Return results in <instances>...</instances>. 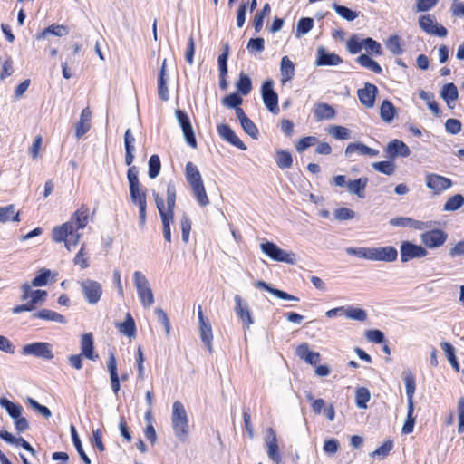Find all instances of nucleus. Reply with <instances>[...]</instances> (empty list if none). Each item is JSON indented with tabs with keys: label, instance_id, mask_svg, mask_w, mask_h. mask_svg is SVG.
I'll list each match as a JSON object with an SVG mask.
<instances>
[{
	"label": "nucleus",
	"instance_id": "f257e3e1",
	"mask_svg": "<svg viewBox=\"0 0 464 464\" xmlns=\"http://www.w3.org/2000/svg\"><path fill=\"white\" fill-rule=\"evenodd\" d=\"M170 422L175 437L180 442L187 441L189 437L188 417L183 403L179 401L172 404Z\"/></svg>",
	"mask_w": 464,
	"mask_h": 464
},
{
	"label": "nucleus",
	"instance_id": "f03ea898",
	"mask_svg": "<svg viewBox=\"0 0 464 464\" xmlns=\"http://www.w3.org/2000/svg\"><path fill=\"white\" fill-rule=\"evenodd\" d=\"M52 235L55 242H64L69 251H72V249L78 245L81 238V234L78 232V229L72 227V226L68 224L55 227L53 229Z\"/></svg>",
	"mask_w": 464,
	"mask_h": 464
},
{
	"label": "nucleus",
	"instance_id": "7ed1b4c3",
	"mask_svg": "<svg viewBox=\"0 0 464 464\" xmlns=\"http://www.w3.org/2000/svg\"><path fill=\"white\" fill-rule=\"evenodd\" d=\"M133 283L142 305L146 308L150 307L155 300L152 289L145 275L140 271H135L133 273Z\"/></svg>",
	"mask_w": 464,
	"mask_h": 464
},
{
	"label": "nucleus",
	"instance_id": "20e7f679",
	"mask_svg": "<svg viewBox=\"0 0 464 464\" xmlns=\"http://www.w3.org/2000/svg\"><path fill=\"white\" fill-rule=\"evenodd\" d=\"M78 283L85 301L91 305L98 304L103 293L102 284L90 278L79 280Z\"/></svg>",
	"mask_w": 464,
	"mask_h": 464
},
{
	"label": "nucleus",
	"instance_id": "39448f33",
	"mask_svg": "<svg viewBox=\"0 0 464 464\" xmlns=\"http://www.w3.org/2000/svg\"><path fill=\"white\" fill-rule=\"evenodd\" d=\"M21 353L44 360L53 358V345L46 342H34L23 346Z\"/></svg>",
	"mask_w": 464,
	"mask_h": 464
},
{
	"label": "nucleus",
	"instance_id": "423d86ee",
	"mask_svg": "<svg viewBox=\"0 0 464 464\" xmlns=\"http://www.w3.org/2000/svg\"><path fill=\"white\" fill-rule=\"evenodd\" d=\"M260 248L264 254L275 261L291 265L296 261L295 255L293 252H286L273 242L262 243Z\"/></svg>",
	"mask_w": 464,
	"mask_h": 464
},
{
	"label": "nucleus",
	"instance_id": "0eeeda50",
	"mask_svg": "<svg viewBox=\"0 0 464 464\" xmlns=\"http://www.w3.org/2000/svg\"><path fill=\"white\" fill-rule=\"evenodd\" d=\"M130 198L139 208V225L144 228L147 220V193L145 188H139L130 190Z\"/></svg>",
	"mask_w": 464,
	"mask_h": 464
},
{
	"label": "nucleus",
	"instance_id": "6e6552de",
	"mask_svg": "<svg viewBox=\"0 0 464 464\" xmlns=\"http://www.w3.org/2000/svg\"><path fill=\"white\" fill-rule=\"evenodd\" d=\"M273 87L274 82L271 79L266 80L261 87V94L266 109L273 114H277L279 112L278 96Z\"/></svg>",
	"mask_w": 464,
	"mask_h": 464
},
{
	"label": "nucleus",
	"instance_id": "1a4fd4ad",
	"mask_svg": "<svg viewBox=\"0 0 464 464\" xmlns=\"http://www.w3.org/2000/svg\"><path fill=\"white\" fill-rule=\"evenodd\" d=\"M175 114L177 121L182 129L185 140L190 147L196 148L197 140L188 115L181 110H177Z\"/></svg>",
	"mask_w": 464,
	"mask_h": 464
},
{
	"label": "nucleus",
	"instance_id": "9d476101",
	"mask_svg": "<svg viewBox=\"0 0 464 464\" xmlns=\"http://www.w3.org/2000/svg\"><path fill=\"white\" fill-rule=\"evenodd\" d=\"M425 184L434 194H440L452 186V181L449 178L435 173H429L425 176Z\"/></svg>",
	"mask_w": 464,
	"mask_h": 464
},
{
	"label": "nucleus",
	"instance_id": "9b49d317",
	"mask_svg": "<svg viewBox=\"0 0 464 464\" xmlns=\"http://www.w3.org/2000/svg\"><path fill=\"white\" fill-rule=\"evenodd\" d=\"M419 25L424 32L431 35L445 37L448 34L447 29L438 24L430 14L420 16Z\"/></svg>",
	"mask_w": 464,
	"mask_h": 464
},
{
	"label": "nucleus",
	"instance_id": "f8f14e48",
	"mask_svg": "<svg viewBox=\"0 0 464 464\" xmlns=\"http://www.w3.org/2000/svg\"><path fill=\"white\" fill-rule=\"evenodd\" d=\"M21 299L23 301H27L29 304L32 305L33 309H34L38 304L44 303L47 296V292L45 290H32V287L28 283H24L21 285Z\"/></svg>",
	"mask_w": 464,
	"mask_h": 464
},
{
	"label": "nucleus",
	"instance_id": "ddd939ff",
	"mask_svg": "<svg viewBox=\"0 0 464 464\" xmlns=\"http://www.w3.org/2000/svg\"><path fill=\"white\" fill-rule=\"evenodd\" d=\"M411 150L409 146L400 140H392L384 148V156L393 160L398 157L406 158L410 156Z\"/></svg>",
	"mask_w": 464,
	"mask_h": 464
},
{
	"label": "nucleus",
	"instance_id": "4468645a",
	"mask_svg": "<svg viewBox=\"0 0 464 464\" xmlns=\"http://www.w3.org/2000/svg\"><path fill=\"white\" fill-rule=\"evenodd\" d=\"M427 250L421 246L404 241L401 245V260L405 263L413 258H420L427 256Z\"/></svg>",
	"mask_w": 464,
	"mask_h": 464
},
{
	"label": "nucleus",
	"instance_id": "2eb2a0df",
	"mask_svg": "<svg viewBox=\"0 0 464 464\" xmlns=\"http://www.w3.org/2000/svg\"><path fill=\"white\" fill-rule=\"evenodd\" d=\"M344 154L345 157L351 160H355V156L358 155L376 157L379 155V150L372 149L361 142H353L347 145Z\"/></svg>",
	"mask_w": 464,
	"mask_h": 464
},
{
	"label": "nucleus",
	"instance_id": "dca6fc26",
	"mask_svg": "<svg viewBox=\"0 0 464 464\" xmlns=\"http://www.w3.org/2000/svg\"><path fill=\"white\" fill-rule=\"evenodd\" d=\"M343 63L341 56L334 53H331L324 46L316 49L315 66H337Z\"/></svg>",
	"mask_w": 464,
	"mask_h": 464
},
{
	"label": "nucleus",
	"instance_id": "f3484780",
	"mask_svg": "<svg viewBox=\"0 0 464 464\" xmlns=\"http://www.w3.org/2000/svg\"><path fill=\"white\" fill-rule=\"evenodd\" d=\"M398 257V251L394 246L371 247V261L393 262Z\"/></svg>",
	"mask_w": 464,
	"mask_h": 464
},
{
	"label": "nucleus",
	"instance_id": "a211bd4d",
	"mask_svg": "<svg viewBox=\"0 0 464 464\" xmlns=\"http://www.w3.org/2000/svg\"><path fill=\"white\" fill-rule=\"evenodd\" d=\"M448 235L440 229H432L421 234V242L430 248L442 246L447 240Z\"/></svg>",
	"mask_w": 464,
	"mask_h": 464
},
{
	"label": "nucleus",
	"instance_id": "6ab92c4d",
	"mask_svg": "<svg viewBox=\"0 0 464 464\" xmlns=\"http://www.w3.org/2000/svg\"><path fill=\"white\" fill-rule=\"evenodd\" d=\"M378 93L377 87L370 82H366L364 87L357 91L358 99L366 108L374 106L375 98Z\"/></svg>",
	"mask_w": 464,
	"mask_h": 464
},
{
	"label": "nucleus",
	"instance_id": "aec40b11",
	"mask_svg": "<svg viewBox=\"0 0 464 464\" xmlns=\"http://www.w3.org/2000/svg\"><path fill=\"white\" fill-rule=\"evenodd\" d=\"M235 300V312L237 316L242 320L243 324L249 328L251 324H254V320L252 317V313L249 309V306L246 303L244 302L243 298L236 295L234 297Z\"/></svg>",
	"mask_w": 464,
	"mask_h": 464
},
{
	"label": "nucleus",
	"instance_id": "412c9836",
	"mask_svg": "<svg viewBox=\"0 0 464 464\" xmlns=\"http://www.w3.org/2000/svg\"><path fill=\"white\" fill-rule=\"evenodd\" d=\"M265 441L267 448L268 458L278 464L281 461V455L279 453L276 434L273 429L270 428L267 430Z\"/></svg>",
	"mask_w": 464,
	"mask_h": 464
},
{
	"label": "nucleus",
	"instance_id": "4be33fe9",
	"mask_svg": "<svg viewBox=\"0 0 464 464\" xmlns=\"http://www.w3.org/2000/svg\"><path fill=\"white\" fill-rule=\"evenodd\" d=\"M89 219V208L86 205H82L79 209H77L70 220L65 222L64 224L71 225L72 227L76 229H82L88 224Z\"/></svg>",
	"mask_w": 464,
	"mask_h": 464
},
{
	"label": "nucleus",
	"instance_id": "5701e85b",
	"mask_svg": "<svg viewBox=\"0 0 464 464\" xmlns=\"http://www.w3.org/2000/svg\"><path fill=\"white\" fill-rule=\"evenodd\" d=\"M218 135L230 144L240 150H246V145L243 141L237 136L235 131L227 125V124H220L218 126Z\"/></svg>",
	"mask_w": 464,
	"mask_h": 464
},
{
	"label": "nucleus",
	"instance_id": "b1692460",
	"mask_svg": "<svg viewBox=\"0 0 464 464\" xmlns=\"http://www.w3.org/2000/svg\"><path fill=\"white\" fill-rule=\"evenodd\" d=\"M295 354L311 365H316L320 360V353L311 351L307 343L298 345L295 349Z\"/></svg>",
	"mask_w": 464,
	"mask_h": 464
},
{
	"label": "nucleus",
	"instance_id": "393cba45",
	"mask_svg": "<svg viewBox=\"0 0 464 464\" xmlns=\"http://www.w3.org/2000/svg\"><path fill=\"white\" fill-rule=\"evenodd\" d=\"M255 286L259 289L266 290L275 295L276 297L282 299V300H287V301H294L298 302L299 298L297 296H295L293 295H290L283 290L273 288L270 285L264 281H256L255 283Z\"/></svg>",
	"mask_w": 464,
	"mask_h": 464
},
{
	"label": "nucleus",
	"instance_id": "a878e982",
	"mask_svg": "<svg viewBox=\"0 0 464 464\" xmlns=\"http://www.w3.org/2000/svg\"><path fill=\"white\" fill-rule=\"evenodd\" d=\"M440 96L446 102L449 108H454L455 102L459 97L457 86L452 82L445 84L440 91Z\"/></svg>",
	"mask_w": 464,
	"mask_h": 464
},
{
	"label": "nucleus",
	"instance_id": "bb28decb",
	"mask_svg": "<svg viewBox=\"0 0 464 464\" xmlns=\"http://www.w3.org/2000/svg\"><path fill=\"white\" fill-rule=\"evenodd\" d=\"M81 350L82 355L89 360L94 361L98 355H94V346H93V336L92 334H85L81 338Z\"/></svg>",
	"mask_w": 464,
	"mask_h": 464
},
{
	"label": "nucleus",
	"instance_id": "cd10ccee",
	"mask_svg": "<svg viewBox=\"0 0 464 464\" xmlns=\"http://www.w3.org/2000/svg\"><path fill=\"white\" fill-rule=\"evenodd\" d=\"M185 177L190 188L203 183L201 174L198 167L190 161L186 164Z\"/></svg>",
	"mask_w": 464,
	"mask_h": 464
},
{
	"label": "nucleus",
	"instance_id": "c85d7f7f",
	"mask_svg": "<svg viewBox=\"0 0 464 464\" xmlns=\"http://www.w3.org/2000/svg\"><path fill=\"white\" fill-rule=\"evenodd\" d=\"M154 200L161 218L163 227H170V224L174 220V213L165 212V204L163 198L158 194L154 193Z\"/></svg>",
	"mask_w": 464,
	"mask_h": 464
},
{
	"label": "nucleus",
	"instance_id": "c756f323",
	"mask_svg": "<svg viewBox=\"0 0 464 464\" xmlns=\"http://www.w3.org/2000/svg\"><path fill=\"white\" fill-rule=\"evenodd\" d=\"M116 327L121 334L129 338H134L136 335V324L130 313H127L124 322L116 324Z\"/></svg>",
	"mask_w": 464,
	"mask_h": 464
},
{
	"label": "nucleus",
	"instance_id": "7c9ffc66",
	"mask_svg": "<svg viewBox=\"0 0 464 464\" xmlns=\"http://www.w3.org/2000/svg\"><path fill=\"white\" fill-rule=\"evenodd\" d=\"M281 82L283 84L291 81L295 76V64L288 56H284L280 64Z\"/></svg>",
	"mask_w": 464,
	"mask_h": 464
},
{
	"label": "nucleus",
	"instance_id": "2f4dec72",
	"mask_svg": "<svg viewBox=\"0 0 464 464\" xmlns=\"http://www.w3.org/2000/svg\"><path fill=\"white\" fill-rule=\"evenodd\" d=\"M31 317L34 319L38 318V319L52 321V322H55V323L63 324L67 323V321L63 315H62L61 314H59L57 312L49 310V309H42L38 312H35L31 315Z\"/></svg>",
	"mask_w": 464,
	"mask_h": 464
},
{
	"label": "nucleus",
	"instance_id": "473e14b6",
	"mask_svg": "<svg viewBox=\"0 0 464 464\" xmlns=\"http://www.w3.org/2000/svg\"><path fill=\"white\" fill-rule=\"evenodd\" d=\"M314 114L316 121L331 120L335 116L334 109L327 103H317L314 109Z\"/></svg>",
	"mask_w": 464,
	"mask_h": 464
},
{
	"label": "nucleus",
	"instance_id": "72a5a7b5",
	"mask_svg": "<svg viewBox=\"0 0 464 464\" xmlns=\"http://www.w3.org/2000/svg\"><path fill=\"white\" fill-rule=\"evenodd\" d=\"M368 179L362 177L357 179L350 180L347 183V190L350 194H354L360 198H363L364 189L367 186Z\"/></svg>",
	"mask_w": 464,
	"mask_h": 464
},
{
	"label": "nucleus",
	"instance_id": "f704fd0d",
	"mask_svg": "<svg viewBox=\"0 0 464 464\" xmlns=\"http://www.w3.org/2000/svg\"><path fill=\"white\" fill-rule=\"evenodd\" d=\"M91 117L92 112L89 110V108H85L82 110L81 113L80 121L78 122L76 126V136L77 138L82 137L83 134H85L91 128Z\"/></svg>",
	"mask_w": 464,
	"mask_h": 464
},
{
	"label": "nucleus",
	"instance_id": "c9c22d12",
	"mask_svg": "<svg viewBox=\"0 0 464 464\" xmlns=\"http://www.w3.org/2000/svg\"><path fill=\"white\" fill-rule=\"evenodd\" d=\"M397 115L395 106L388 100H384L380 108L381 119L386 122H392Z\"/></svg>",
	"mask_w": 464,
	"mask_h": 464
},
{
	"label": "nucleus",
	"instance_id": "e433bc0d",
	"mask_svg": "<svg viewBox=\"0 0 464 464\" xmlns=\"http://www.w3.org/2000/svg\"><path fill=\"white\" fill-rule=\"evenodd\" d=\"M199 331L201 341L206 344L209 352H212V326L209 320L199 323Z\"/></svg>",
	"mask_w": 464,
	"mask_h": 464
},
{
	"label": "nucleus",
	"instance_id": "4c0bfd02",
	"mask_svg": "<svg viewBox=\"0 0 464 464\" xmlns=\"http://www.w3.org/2000/svg\"><path fill=\"white\" fill-rule=\"evenodd\" d=\"M20 211H15L14 205H7L0 208V223L8 221H19Z\"/></svg>",
	"mask_w": 464,
	"mask_h": 464
},
{
	"label": "nucleus",
	"instance_id": "58836bf2",
	"mask_svg": "<svg viewBox=\"0 0 464 464\" xmlns=\"http://www.w3.org/2000/svg\"><path fill=\"white\" fill-rule=\"evenodd\" d=\"M0 406L5 409L12 419H18L23 411V407L21 405L14 403L5 398H0Z\"/></svg>",
	"mask_w": 464,
	"mask_h": 464
},
{
	"label": "nucleus",
	"instance_id": "ea45409f",
	"mask_svg": "<svg viewBox=\"0 0 464 464\" xmlns=\"http://www.w3.org/2000/svg\"><path fill=\"white\" fill-rule=\"evenodd\" d=\"M343 315L350 320L364 322L367 319V312L362 308L344 306Z\"/></svg>",
	"mask_w": 464,
	"mask_h": 464
},
{
	"label": "nucleus",
	"instance_id": "a19ab883",
	"mask_svg": "<svg viewBox=\"0 0 464 464\" xmlns=\"http://www.w3.org/2000/svg\"><path fill=\"white\" fill-rule=\"evenodd\" d=\"M275 160L277 167L282 169H289L293 164L291 153L285 150H278L275 156Z\"/></svg>",
	"mask_w": 464,
	"mask_h": 464
},
{
	"label": "nucleus",
	"instance_id": "79ce46f5",
	"mask_svg": "<svg viewBox=\"0 0 464 464\" xmlns=\"http://www.w3.org/2000/svg\"><path fill=\"white\" fill-rule=\"evenodd\" d=\"M464 206V197L461 194H456L450 197L443 206V211H456Z\"/></svg>",
	"mask_w": 464,
	"mask_h": 464
},
{
	"label": "nucleus",
	"instance_id": "37998d69",
	"mask_svg": "<svg viewBox=\"0 0 464 464\" xmlns=\"http://www.w3.org/2000/svg\"><path fill=\"white\" fill-rule=\"evenodd\" d=\"M440 346L450 365L456 372H459V365L455 355V348L448 342H442Z\"/></svg>",
	"mask_w": 464,
	"mask_h": 464
},
{
	"label": "nucleus",
	"instance_id": "c03bdc74",
	"mask_svg": "<svg viewBox=\"0 0 464 464\" xmlns=\"http://www.w3.org/2000/svg\"><path fill=\"white\" fill-rule=\"evenodd\" d=\"M356 62L362 67L367 68L375 73H381L382 72V69L379 63L367 54L360 55L357 57Z\"/></svg>",
	"mask_w": 464,
	"mask_h": 464
},
{
	"label": "nucleus",
	"instance_id": "a18cd8bd",
	"mask_svg": "<svg viewBox=\"0 0 464 464\" xmlns=\"http://www.w3.org/2000/svg\"><path fill=\"white\" fill-rule=\"evenodd\" d=\"M372 167L374 170L388 176L393 175L396 169L395 164L392 160L386 161L373 162L372 164Z\"/></svg>",
	"mask_w": 464,
	"mask_h": 464
},
{
	"label": "nucleus",
	"instance_id": "49530a36",
	"mask_svg": "<svg viewBox=\"0 0 464 464\" xmlns=\"http://www.w3.org/2000/svg\"><path fill=\"white\" fill-rule=\"evenodd\" d=\"M71 433H72V440L73 442V445L80 455L81 459L85 464H91L90 458L86 455L85 451L82 449L81 440L77 434L76 429L73 425L71 426Z\"/></svg>",
	"mask_w": 464,
	"mask_h": 464
},
{
	"label": "nucleus",
	"instance_id": "de8ad7c7",
	"mask_svg": "<svg viewBox=\"0 0 464 464\" xmlns=\"http://www.w3.org/2000/svg\"><path fill=\"white\" fill-rule=\"evenodd\" d=\"M314 26V20L310 17L299 19L296 24L295 36L297 38L308 34Z\"/></svg>",
	"mask_w": 464,
	"mask_h": 464
},
{
	"label": "nucleus",
	"instance_id": "09e8293b",
	"mask_svg": "<svg viewBox=\"0 0 464 464\" xmlns=\"http://www.w3.org/2000/svg\"><path fill=\"white\" fill-rule=\"evenodd\" d=\"M191 189H192L193 195L199 206L206 207L209 204V199L207 195V192H206L203 183L194 186V187H191Z\"/></svg>",
	"mask_w": 464,
	"mask_h": 464
},
{
	"label": "nucleus",
	"instance_id": "8fccbe9b",
	"mask_svg": "<svg viewBox=\"0 0 464 464\" xmlns=\"http://www.w3.org/2000/svg\"><path fill=\"white\" fill-rule=\"evenodd\" d=\"M236 87L242 95H247L252 89V82L250 77L244 72H241L239 79L236 83Z\"/></svg>",
	"mask_w": 464,
	"mask_h": 464
},
{
	"label": "nucleus",
	"instance_id": "3c124183",
	"mask_svg": "<svg viewBox=\"0 0 464 464\" xmlns=\"http://www.w3.org/2000/svg\"><path fill=\"white\" fill-rule=\"evenodd\" d=\"M328 133L336 140L351 138V130L343 126L332 125L328 128Z\"/></svg>",
	"mask_w": 464,
	"mask_h": 464
},
{
	"label": "nucleus",
	"instance_id": "603ef678",
	"mask_svg": "<svg viewBox=\"0 0 464 464\" xmlns=\"http://www.w3.org/2000/svg\"><path fill=\"white\" fill-rule=\"evenodd\" d=\"M370 392L367 388L360 387L356 390L355 401L359 409H366L367 402L370 401Z\"/></svg>",
	"mask_w": 464,
	"mask_h": 464
},
{
	"label": "nucleus",
	"instance_id": "864d4df0",
	"mask_svg": "<svg viewBox=\"0 0 464 464\" xmlns=\"http://www.w3.org/2000/svg\"><path fill=\"white\" fill-rule=\"evenodd\" d=\"M270 11H271L270 5L268 3H266L263 6V9L256 14L255 18H254V27H255V31L256 33H259L261 31V29L263 28L264 19L266 15L269 14Z\"/></svg>",
	"mask_w": 464,
	"mask_h": 464
},
{
	"label": "nucleus",
	"instance_id": "5fc2aeb1",
	"mask_svg": "<svg viewBox=\"0 0 464 464\" xmlns=\"http://www.w3.org/2000/svg\"><path fill=\"white\" fill-rule=\"evenodd\" d=\"M334 10L343 19L347 21H353L355 18L358 17V13L355 11H353L352 9L337 5L335 3L333 4Z\"/></svg>",
	"mask_w": 464,
	"mask_h": 464
},
{
	"label": "nucleus",
	"instance_id": "6e6d98bb",
	"mask_svg": "<svg viewBox=\"0 0 464 464\" xmlns=\"http://www.w3.org/2000/svg\"><path fill=\"white\" fill-rule=\"evenodd\" d=\"M346 48L352 54L360 53L363 48V39L361 40L357 34H353L347 40Z\"/></svg>",
	"mask_w": 464,
	"mask_h": 464
},
{
	"label": "nucleus",
	"instance_id": "4d7b16f0",
	"mask_svg": "<svg viewBox=\"0 0 464 464\" xmlns=\"http://www.w3.org/2000/svg\"><path fill=\"white\" fill-rule=\"evenodd\" d=\"M405 390L407 395V401L409 404H414L413 395L415 392V380L412 374L409 373L404 376Z\"/></svg>",
	"mask_w": 464,
	"mask_h": 464
},
{
	"label": "nucleus",
	"instance_id": "13d9d810",
	"mask_svg": "<svg viewBox=\"0 0 464 464\" xmlns=\"http://www.w3.org/2000/svg\"><path fill=\"white\" fill-rule=\"evenodd\" d=\"M161 164L158 155H152L149 160V177L153 179L157 178L160 172Z\"/></svg>",
	"mask_w": 464,
	"mask_h": 464
},
{
	"label": "nucleus",
	"instance_id": "bf43d9fd",
	"mask_svg": "<svg viewBox=\"0 0 464 464\" xmlns=\"http://www.w3.org/2000/svg\"><path fill=\"white\" fill-rule=\"evenodd\" d=\"M414 404L408 405L407 418L402 427V433L410 434L413 431L415 418L413 417Z\"/></svg>",
	"mask_w": 464,
	"mask_h": 464
},
{
	"label": "nucleus",
	"instance_id": "052dcab7",
	"mask_svg": "<svg viewBox=\"0 0 464 464\" xmlns=\"http://www.w3.org/2000/svg\"><path fill=\"white\" fill-rule=\"evenodd\" d=\"M51 276V271L49 269L43 268L40 270L39 275H37L31 282L30 285L34 287L46 285L48 283V279Z\"/></svg>",
	"mask_w": 464,
	"mask_h": 464
},
{
	"label": "nucleus",
	"instance_id": "680f3d73",
	"mask_svg": "<svg viewBox=\"0 0 464 464\" xmlns=\"http://www.w3.org/2000/svg\"><path fill=\"white\" fill-rule=\"evenodd\" d=\"M139 170L136 166H130L127 172V179L129 181L130 190L134 188H142L140 184L138 178Z\"/></svg>",
	"mask_w": 464,
	"mask_h": 464
},
{
	"label": "nucleus",
	"instance_id": "e2e57ef3",
	"mask_svg": "<svg viewBox=\"0 0 464 464\" xmlns=\"http://www.w3.org/2000/svg\"><path fill=\"white\" fill-rule=\"evenodd\" d=\"M387 49L395 55H399L402 53L401 47V39L398 35H392L386 41Z\"/></svg>",
	"mask_w": 464,
	"mask_h": 464
},
{
	"label": "nucleus",
	"instance_id": "0e129e2a",
	"mask_svg": "<svg viewBox=\"0 0 464 464\" xmlns=\"http://www.w3.org/2000/svg\"><path fill=\"white\" fill-rule=\"evenodd\" d=\"M346 253L359 258L371 260V247H348Z\"/></svg>",
	"mask_w": 464,
	"mask_h": 464
},
{
	"label": "nucleus",
	"instance_id": "69168bd1",
	"mask_svg": "<svg viewBox=\"0 0 464 464\" xmlns=\"http://www.w3.org/2000/svg\"><path fill=\"white\" fill-rule=\"evenodd\" d=\"M363 48L376 55H381L382 53L381 44L371 37L363 39Z\"/></svg>",
	"mask_w": 464,
	"mask_h": 464
},
{
	"label": "nucleus",
	"instance_id": "338daca9",
	"mask_svg": "<svg viewBox=\"0 0 464 464\" xmlns=\"http://www.w3.org/2000/svg\"><path fill=\"white\" fill-rule=\"evenodd\" d=\"M249 53H262L265 49V40L261 37L251 38L246 45Z\"/></svg>",
	"mask_w": 464,
	"mask_h": 464
},
{
	"label": "nucleus",
	"instance_id": "774afa93",
	"mask_svg": "<svg viewBox=\"0 0 464 464\" xmlns=\"http://www.w3.org/2000/svg\"><path fill=\"white\" fill-rule=\"evenodd\" d=\"M243 100L237 93L229 94L222 99V104L227 108H238Z\"/></svg>",
	"mask_w": 464,
	"mask_h": 464
}]
</instances>
